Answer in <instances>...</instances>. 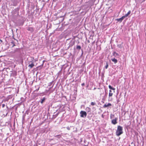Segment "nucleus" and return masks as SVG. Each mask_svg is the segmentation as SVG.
<instances>
[{"label":"nucleus","instance_id":"nucleus-1","mask_svg":"<svg viewBox=\"0 0 146 146\" xmlns=\"http://www.w3.org/2000/svg\"><path fill=\"white\" fill-rule=\"evenodd\" d=\"M123 133V127L120 126H117V129L116 131L115 134L116 135L119 136Z\"/></svg>","mask_w":146,"mask_h":146},{"label":"nucleus","instance_id":"nucleus-2","mask_svg":"<svg viewBox=\"0 0 146 146\" xmlns=\"http://www.w3.org/2000/svg\"><path fill=\"white\" fill-rule=\"evenodd\" d=\"M80 116L82 117H85L87 116V113L86 112L81 111L80 112Z\"/></svg>","mask_w":146,"mask_h":146},{"label":"nucleus","instance_id":"nucleus-3","mask_svg":"<svg viewBox=\"0 0 146 146\" xmlns=\"http://www.w3.org/2000/svg\"><path fill=\"white\" fill-rule=\"evenodd\" d=\"M27 29L28 31H30L31 33H33L34 31V29L33 27H27Z\"/></svg>","mask_w":146,"mask_h":146},{"label":"nucleus","instance_id":"nucleus-4","mask_svg":"<svg viewBox=\"0 0 146 146\" xmlns=\"http://www.w3.org/2000/svg\"><path fill=\"white\" fill-rule=\"evenodd\" d=\"M117 118H115L114 119H113L111 121V123L114 125H115L117 123Z\"/></svg>","mask_w":146,"mask_h":146},{"label":"nucleus","instance_id":"nucleus-5","mask_svg":"<svg viewBox=\"0 0 146 146\" xmlns=\"http://www.w3.org/2000/svg\"><path fill=\"white\" fill-rule=\"evenodd\" d=\"M125 17L123 16L121 18H119V19H116V20L119 22H121L122 20L125 18Z\"/></svg>","mask_w":146,"mask_h":146},{"label":"nucleus","instance_id":"nucleus-6","mask_svg":"<svg viewBox=\"0 0 146 146\" xmlns=\"http://www.w3.org/2000/svg\"><path fill=\"white\" fill-rule=\"evenodd\" d=\"M111 106V104L110 103H108L107 104H106L103 106V107L104 108H106L107 107Z\"/></svg>","mask_w":146,"mask_h":146},{"label":"nucleus","instance_id":"nucleus-7","mask_svg":"<svg viewBox=\"0 0 146 146\" xmlns=\"http://www.w3.org/2000/svg\"><path fill=\"white\" fill-rule=\"evenodd\" d=\"M32 62V63L31 64H29V65L28 66V67H29L30 68H33L35 66L33 62Z\"/></svg>","mask_w":146,"mask_h":146},{"label":"nucleus","instance_id":"nucleus-8","mask_svg":"<svg viewBox=\"0 0 146 146\" xmlns=\"http://www.w3.org/2000/svg\"><path fill=\"white\" fill-rule=\"evenodd\" d=\"M111 60L115 64H116L117 62V60L115 58H112L111 59Z\"/></svg>","mask_w":146,"mask_h":146},{"label":"nucleus","instance_id":"nucleus-9","mask_svg":"<svg viewBox=\"0 0 146 146\" xmlns=\"http://www.w3.org/2000/svg\"><path fill=\"white\" fill-rule=\"evenodd\" d=\"M131 13V11H129L127 13L125 14L124 16L125 17V18L127 17Z\"/></svg>","mask_w":146,"mask_h":146},{"label":"nucleus","instance_id":"nucleus-10","mask_svg":"<svg viewBox=\"0 0 146 146\" xmlns=\"http://www.w3.org/2000/svg\"><path fill=\"white\" fill-rule=\"evenodd\" d=\"M46 100V98L45 97L43 98L42 99H41L40 103L42 104Z\"/></svg>","mask_w":146,"mask_h":146},{"label":"nucleus","instance_id":"nucleus-11","mask_svg":"<svg viewBox=\"0 0 146 146\" xmlns=\"http://www.w3.org/2000/svg\"><path fill=\"white\" fill-rule=\"evenodd\" d=\"M76 48L77 49L80 50L81 48V47L80 46L77 45L76 46Z\"/></svg>","mask_w":146,"mask_h":146},{"label":"nucleus","instance_id":"nucleus-12","mask_svg":"<svg viewBox=\"0 0 146 146\" xmlns=\"http://www.w3.org/2000/svg\"><path fill=\"white\" fill-rule=\"evenodd\" d=\"M108 62H106V66H105V68L106 69H107L108 67Z\"/></svg>","mask_w":146,"mask_h":146},{"label":"nucleus","instance_id":"nucleus-13","mask_svg":"<svg viewBox=\"0 0 146 146\" xmlns=\"http://www.w3.org/2000/svg\"><path fill=\"white\" fill-rule=\"evenodd\" d=\"M86 110H87L88 112H90V109L89 108L87 107L86 108Z\"/></svg>","mask_w":146,"mask_h":146},{"label":"nucleus","instance_id":"nucleus-14","mask_svg":"<svg viewBox=\"0 0 146 146\" xmlns=\"http://www.w3.org/2000/svg\"><path fill=\"white\" fill-rule=\"evenodd\" d=\"M91 104L92 106H94L96 104V103L95 102H91Z\"/></svg>","mask_w":146,"mask_h":146},{"label":"nucleus","instance_id":"nucleus-15","mask_svg":"<svg viewBox=\"0 0 146 146\" xmlns=\"http://www.w3.org/2000/svg\"><path fill=\"white\" fill-rule=\"evenodd\" d=\"M113 95V93H109V97L112 96Z\"/></svg>","mask_w":146,"mask_h":146},{"label":"nucleus","instance_id":"nucleus-16","mask_svg":"<svg viewBox=\"0 0 146 146\" xmlns=\"http://www.w3.org/2000/svg\"><path fill=\"white\" fill-rule=\"evenodd\" d=\"M113 54L114 55H115V54H116V55H117V56H118L119 55V54L118 53H116L115 52H114Z\"/></svg>","mask_w":146,"mask_h":146},{"label":"nucleus","instance_id":"nucleus-17","mask_svg":"<svg viewBox=\"0 0 146 146\" xmlns=\"http://www.w3.org/2000/svg\"><path fill=\"white\" fill-rule=\"evenodd\" d=\"M11 43L12 44H13V46H15V44H14V43L13 42H11Z\"/></svg>","mask_w":146,"mask_h":146},{"label":"nucleus","instance_id":"nucleus-18","mask_svg":"<svg viewBox=\"0 0 146 146\" xmlns=\"http://www.w3.org/2000/svg\"><path fill=\"white\" fill-rule=\"evenodd\" d=\"M109 88L110 89H111L112 87L110 85H109Z\"/></svg>","mask_w":146,"mask_h":146},{"label":"nucleus","instance_id":"nucleus-19","mask_svg":"<svg viewBox=\"0 0 146 146\" xmlns=\"http://www.w3.org/2000/svg\"><path fill=\"white\" fill-rule=\"evenodd\" d=\"M5 104H2V108H3L5 107Z\"/></svg>","mask_w":146,"mask_h":146},{"label":"nucleus","instance_id":"nucleus-20","mask_svg":"<svg viewBox=\"0 0 146 146\" xmlns=\"http://www.w3.org/2000/svg\"><path fill=\"white\" fill-rule=\"evenodd\" d=\"M56 137H58L60 138L61 137V136L60 135H57L56 136Z\"/></svg>","mask_w":146,"mask_h":146},{"label":"nucleus","instance_id":"nucleus-21","mask_svg":"<svg viewBox=\"0 0 146 146\" xmlns=\"http://www.w3.org/2000/svg\"><path fill=\"white\" fill-rule=\"evenodd\" d=\"M85 84L84 83H83L81 84V85L82 86H83Z\"/></svg>","mask_w":146,"mask_h":146},{"label":"nucleus","instance_id":"nucleus-22","mask_svg":"<svg viewBox=\"0 0 146 146\" xmlns=\"http://www.w3.org/2000/svg\"><path fill=\"white\" fill-rule=\"evenodd\" d=\"M39 89V87L38 88V89H36L35 91H36V92H37V91H38V90Z\"/></svg>","mask_w":146,"mask_h":146},{"label":"nucleus","instance_id":"nucleus-23","mask_svg":"<svg viewBox=\"0 0 146 146\" xmlns=\"http://www.w3.org/2000/svg\"><path fill=\"white\" fill-rule=\"evenodd\" d=\"M111 90H115V88H112Z\"/></svg>","mask_w":146,"mask_h":146},{"label":"nucleus","instance_id":"nucleus-24","mask_svg":"<svg viewBox=\"0 0 146 146\" xmlns=\"http://www.w3.org/2000/svg\"><path fill=\"white\" fill-rule=\"evenodd\" d=\"M109 93H112L111 91V90H110L109 91Z\"/></svg>","mask_w":146,"mask_h":146}]
</instances>
